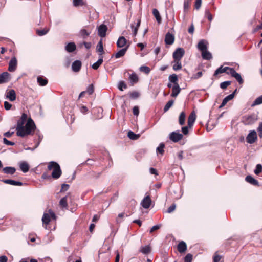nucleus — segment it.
I'll return each mask as SVG.
<instances>
[{
	"label": "nucleus",
	"mask_w": 262,
	"mask_h": 262,
	"mask_svg": "<svg viewBox=\"0 0 262 262\" xmlns=\"http://www.w3.org/2000/svg\"><path fill=\"white\" fill-rule=\"evenodd\" d=\"M56 216L55 213L53 211L52 209H49L48 212H45L43 213V215L42 217V222L43 225L45 224L46 225L49 224L51 219L56 220Z\"/></svg>",
	"instance_id": "obj_3"
},
{
	"label": "nucleus",
	"mask_w": 262,
	"mask_h": 262,
	"mask_svg": "<svg viewBox=\"0 0 262 262\" xmlns=\"http://www.w3.org/2000/svg\"><path fill=\"white\" fill-rule=\"evenodd\" d=\"M5 96L6 99H8L11 101H14L15 100L16 98L15 91L14 90L11 89L6 92Z\"/></svg>",
	"instance_id": "obj_12"
},
{
	"label": "nucleus",
	"mask_w": 262,
	"mask_h": 262,
	"mask_svg": "<svg viewBox=\"0 0 262 262\" xmlns=\"http://www.w3.org/2000/svg\"><path fill=\"white\" fill-rule=\"evenodd\" d=\"M235 72V70L233 68L228 67V69L226 73L228 75H230L232 77Z\"/></svg>",
	"instance_id": "obj_57"
},
{
	"label": "nucleus",
	"mask_w": 262,
	"mask_h": 262,
	"mask_svg": "<svg viewBox=\"0 0 262 262\" xmlns=\"http://www.w3.org/2000/svg\"><path fill=\"white\" fill-rule=\"evenodd\" d=\"M48 169L49 170L53 169L52 172L51 177L55 179H58L61 175L62 171L59 165L56 162L51 161L49 163Z\"/></svg>",
	"instance_id": "obj_2"
},
{
	"label": "nucleus",
	"mask_w": 262,
	"mask_h": 262,
	"mask_svg": "<svg viewBox=\"0 0 262 262\" xmlns=\"http://www.w3.org/2000/svg\"><path fill=\"white\" fill-rule=\"evenodd\" d=\"M193 256L191 254L188 253L187 254L185 257H184V262H192Z\"/></svg>",
	"instance_id": "obj_50"
},
{
	"label": "nucleus",
	"mask_w": 262,
	"mask_h": 262,
	"mask_svg": "<svg viewBox=\"0 0 262 262\" xmlns=\"http://www.w3.org/2000/svg\"><path fill=\"white\" fill-rule=\"evenodd\" d=\"M133 113L134 115L138 116L139 114V107L137 106H134L133 108Z\"/></svg>",
	"instance_id": "obj_64"
},
{
	"label": "nucleus",
	"mask_w": 262,
	"mask_h": 262,
	"mask_svg": "<svg viewBox=\"0 0 262 262\" xmlns=\"http://www.w3.org/2000/svg\"><path fill=\"white\" fill-rule=\"evenodd\" d=\"M208 42L205 39L201 40L198 43L197 48L201 52L207 50Z\"/></svg>",
	"instance_id": "obj_9"
},
{
	"label": "nucleus",
	"mask_w": 262,
	"mask_h": 262,
	"mask_svg": "<svg viewBox=\"0 0 262 262\" xmlns=\"http://www.w3.org/2000/svg\"><path fill=\"white\" fill-rule=\"evenodd\" d=\"M202 4V0H196L194 4V8L196 10H199Z\"/></svg>",
	"instance_id": "obj_54"
},
{
	"label": "nucleus",
	"mask_w": 262,
	"mask_h": 262,
	"mask_svg": "<svg viewBox=\"0 0 262 262\" xmlns=\"http://www.w3.org/2000/svg\"><path fill=\"white\" fill-rule=\"evenodd\" d=\"M107 30V28L106 25H101L98 28V35L101 37H105Z\"/></svg>",
	"instance_id": "obj_18"
},
{
	"label": "nucleus",
	"mask_w": 262,
	"mask_h": 262,
	"mask_svg": "<svg viewBox=\"0 0 262 262\" xmlns=\"http://www.w3.org/2000/svg\"><path fill=\"white\" fill-rule=\"evenodd\" d=\"M262 171V165L260 164H258L256 166V168L255 169L254 172V173L256 175L259 174Z\"/></svg>",
	"instance_id": "obj_48"
},
{
	"label": "nucleus",
	"mask_w": 262,
	"mask_h": 262,
	"mask_svg": "<svg viewBox=\"0 0 262 262\" xmlns=\"http://www.w3.org/2000/svg\"><path fill=\"white\" fill-rule=\"evenodd\" d=\"M236 92V90H235L232 94L226 96L223 100V101H222L221 105L219 106V108H222V107H224L229 101L232 100L234 98V95H235Z\"/></svg>",
	"instance_id": "obj_17"
},
{
	"label": "nucleus",
	"mask_w": 262,
	"mask_h": 262,
	"mask_svg": "<svg viewBox=\"0 0 262 262\" xmlns=\"http://www.w3.org/2000/svg\"><path fill=\"white\" fill-rule=\"evenodd\" d=\"M257 131L258 132V135L260 138H262V122H260L259 126L257 128Z\"/></svg>",
	"instance_id": "obj_59"
},
{
	"label": "nucleus",
	"mask_w": 262,
	"mask_h": 262,
	"mask_svg": "<svg viewBox=\"0 0 262 262\" xmlns=\"http://www.w3.org/2000/svg\"><path fill=\"white\" fill-rule=\"evenodd\" d=\"M19 167L24 173L28 172L29 169V166L27 162L25 161H23L19 164Z\"/></svg>",
	"instance_id": "obj_28"
},
{
	"label": "nucleus",
	"mask_w": 262,
	"mask_h": 262,
	"mask_svg": "<svg viewBox=\"0 0 262 262\" xmlns=\"http://www.w3.org/2000/svg\"><path fill=\"white\" fill-rule=\"evenodd\" d=\"M37 82L40 86H45L48 83V80L46 78H43L42 77L39 76L37 78Z\"/></svg>",
	"instance_id": "obj_38"
},
{
	"label": "nucleus",
	"mask_w": 262,
	"mask_h": 262,
	"mask_svg": "<svg viewBox=\"0 0 262 262\" xmlns=\"http://www.w3.org/2000/svg\"><path fill=\"white\" fill-rule=\"evenodd\" d=\"M164 147H165V145L164 144V143H161L159 144V146L156 149L157 151L159 152L161 155H163L164 152Z\"/></svg>",
	"instance_id": "obj_46"
},
{
	"label": "nucleus",
	"mask_w": 262,
	"mask_h": 262,
	"mask_svg": "<svg viewBox=\"0 0 262 262\" xmlns=\"http://www.w3.org/2000/svg\"><path fill=\"white\" fill-rule=\"evenodd\" d=\"M186 119V114L184 112H182L179 117V123L180 125H183L185 124Z\"/></svg>",
	"instance_id": "obj_33"
},
{
	"label": "nucleus",
	"mask_w": 262,
	"mask_h": 262,
	"mask_svg": "<svg viewBox=\"0 0 262 262\" xmlns=\"http://www.w3.org/2000/svg\"><path fill=\"white\" fill-rule=\"evenodd\" d=\"M173 63L172 68L174 71H178L181 69L182 64L181 60H174Z\"/></svg>",
	"instance_id": "obj_34"
},
{
	"label": "nucleus",
	"mask_w": 262,
	"mask_h": 262,
	"mask_svg": "<svg viewBox=\"0 0 262 262\" xmlns=\"http://www.w3.org/2000/svg\"><path fill=\"white\" fill-rule=\"evenodd\" d=\"M152 13L154 16L155 17L157 22L160 24L161 23V17L158 10L156 9H154L152 10Z\"/></svg>",
	"instance_id": "obj_36"
},
{
	"label": "nucleus",
	"mask_w": 262,
	"mask_h": 262,
	"mask_svg": "<svg viewBox=\"0 0 262 262\" xmlns=\"http://www.w3.org/2000/svg\"><path fill=\"white\" fill-rule=\"evenodd\" d=\"M126 39L124 37H119L117 41V46L118 48L124 47L126 44Z\"/></svg>",
	"instance_id": "obj_25"
},
{
	"label": "nucleus",
	"mask_w": 262,
	"mask_h": 262,
	"mask_svg": "<svg viewBox=\"0 0 262 262\" xmlns=\"http://www.w3.org/2000/svg\"><path fill=\"white\" fill-rule=\"evenodd\" d=\"M27 117V115L23 113L20 119L17 121L16 130L17 136L19 137H24L31 135L32 134V132H34L36 128L35 123L31 118L28 119L27 123L24 126Z\"/></svg>",
	"instance_id": "obj_1"
},
{
	"label": "nucleus",
	"mask_w": 262,
	"mask_h": 262,
	"mask_svg": "<svg viewBox=\"0 0 262 262\" xmlns=\"http://www.w3.org/2000/svg\"><path fill=\"white\" fill-rule=\"evenodd\" d=\"M232 77L236 79V80L238 82L239 84H242L243 83L244 80L242 78L241 75L238 73L235 72L233 75L232 76Z\"/></svg>",
	"instance_id": "obj_41"
},
{
	"label": "nucleus",
	"mask_w": 262,
	"mask_h": 262,
	"mask_svg": "<svg viewBox=\"0 0 262 262\" xmlns=\"http://www.w3.org/2000/svg\"><path fill=\"white\" fill-rule=\"evenodd\" d=\"M66 50L69 53H72L76 49V46L73 42L68 43L65 47Z\"/></svg>",
	"instance_id": "obj_20"
},
{
	"label": "nucleus",
	"mask_w": 262,
	"mask_h": 262,
	"mask_svg": "<svg viewBox=\"0 0 262 262\" xmlns=\"http://www.w3.org/2000/svg\"><path fill=\"white\" fill-rule=\"evenodd\" d=\"M126 88H127V85L124 82L121 81L119 82V85H118V89L120 91H123V89H126Z\"/></svg>",
	"instance_id": "obj_55"
},
{
	"label": "nucleus",
	"mask_w": 262,
	"mask_h": 262,
	"mask_svg": "<svg viewBox=\"0 0 262 262\" xmlns=\"http://www.w3.org/2000/svg\"><path fill=\"white\" fill-rule=\"evenodd\" d=\"M205 13V16L207 17L208 19L210 21H212L213 17H212V16L211 13L210 12L209 10H206Z\"/></svg>",
	"instance_id": "obj_52"
},
{
	"label": "nucleus",
	"mask_w": 262,
	"mask_h": 262,
	"mask_svg": "<svg viewBox=\"0 0 262 262\" xmlns=\"http://www.w3.org/2000/svg\"><path fill=\"white\" fill-rule=\"evenodd\" d=\"M164 41L166 45H171L174 41V36L170 33L168 32L165 35Z\"/></svg>",
	"instance_id": "obj_11"
},
{
	"label": "nucleus",
	"mask_w": 262,
	"mask_h": 262,
	"mask_svg": "<svg viewBox=\"0 0 262 262\" xmlns=\"http://www.w3.org/2000/svg\"><path fill=\"white\" fill-rule=\"evenodd\" d=\"M68 196L62 198L59 201L60 206L63 208H67L68 207Z\"/></svg>",
	"instance_id": "obj_35"
},
{
	"label": "nucleus",
	"mask_w": 262,
	"mask_h": 262,
	"mask_svg": "<svg viewBox=\"0 0 262 262\" xmlns=\"http://www.w3.org/2000/svg\"><path fill=\"white\" fill-rule=\"evenodd\" d=\"M3 182L6 184H10L14 186H22L23 183L19 181H16L11 179L3 180Z\"/></svg>",
	"instance_id": "obj_22"
},
{
	"label": "nucleus",
	"mask_w": 262,
	"mask_h": 262,
	"mask_svg": "<svg viewBox=\"0 0 262 262\" xmlns=\"http://www.w3.org/2000/svg\"><path fill=\"white\" fill-rule=\"evenodd\" d=\"M201 53L202 57L203 59L209 60L212 58L211 53L210 52H209L207 50L204 51Z\"/></svg>",
	"instance_id": "obj_27"
},
{
	"label": "nucleus",
	"mask_w": 262,
	"mask_h": 262,
	"mask_svg": "<svg viewBox=\"0 0 262 262\" xmlns=\"http://www.w3.org/2000/svg\"><path fill=\"white\" fill-rule=\"evenodd\" d=\"M196 120V114L194 111L192 112L189 115L188 119V125L191 128Z\"/></svg>",
	"instance_id": "obj_16"
},
{
	"label": "nucleus",
	"mask_w": 262,
	"mask_h": 262,
	"mask_svg": "<svg viewBox=\"0 0 262 262\" xmlns=\"http://www.w3.org/2000/svg\"><path fill=\"white\" fill-rule=\"evenodd\" d=\"M257 139V134L255 130L251 131L246 137V141L249 144L254 143Z\"/></svg>",
	"instance_id": "obj_7"
},
{
	"label": "nucleus",
	"mask_w": 262,
	"mask_h": 262,
	"mask_svg": "<svg viewBox=\"0 0 262 262\" xmlns=\"http://www.w3.org/2000/svg\"><path fill=\"white\" fill-rule=\"evenodd\" d=\"M73 5L75 7H78L79 6H82L83 5V0H73Z\"/></svg>",
	"instance_id": "obj_51"
},
{
	"label": "nucleus",
	"mask_w": 262,
	"mask_h": 262,
	"mask_svg": "<svg viewBox=\"0 0 262 262\" xmlns=\"http://www.w3.org/2000/svg\"><path fill=\"white\" fill-rule=\"evenodd\" d=\"M191 0H185L184 2V10L188 9L190 7Z\"/></svg>",
	"instance_id": "obj_58"
},
{
	"label": "nucleus",
	"mask_w": 262,
	"mask_h": 262,
	"mask_svg": "<svg viewBox=\"0 0 262 262\" xmlns=\"http://www.w3.org/2000/svg\"><path fill=\"white\" fill-rule=\"evenodd\" d=\"M181 91V88L178 84L174 85L172 89L171 96L173 97H177Z\"/></svg>",
	"instance_id": "obj_24"
},
{
	"label": "nucleus",
	"mask_w": 262,
	"mask_h": 262,
	"mask_svg": "<svg viewBox=\"0 0 262 262\" xmlns=\"http://www.w3.org/2000/svg\"><path fill=\"white\" fill-rule=\"evenodd\" d=\"M3 142L7 145L13 146L15 144L14 142L8 140L6 138H3Z\"/></svg>",
	"instance_id": "obj_56"
},
{
	"label": "nucleus",
	"mask_w": 262,
	"mask_h": 262,
	"mask_svg": "<svg viewBox=\"0 0 262 262\" xmlns=\"http://www.w3.org/2000/svg\"><path fill=\"white\" fill-rule=\"evenodd\" d=\"M69 185L67 184H63L61 186V189L60 190V192L65 191L69 189Z\"/></svg>",
	"instance_id": "obj_62"
},
{
	"label": "nucleus",
	"mask_w": 262,
	"mask_h": 262,
	"mask_svg": "<svg viewBox=\"0 0 262 262\" xmlns=\"http://www.w3.org/2000/svg\"><path fill=\"white\" fill-rule=\"evenodd\" d=\"M183 135L179 132H172L169 134V139L172 142L176 143L183 138Z\"/></svg>",
	"instance_id": "obj_4"
},
{
	"label": "nucleus",
	"mask_w": 262,
	"mask_h": 262,
	"mask_svg": "<svg viewBox=\"0 0 262 262\" xmlns=\"http://www.w3.org/2000/svg\"><path fill=\"white\" fill-rule=\"evenodd\" d=\"M128 46L120 50L118 52H117L115 54V57L116 58H119L120 57H122L124 56L127 50Z\"/></svg>",
	"instance_id": "obj_32"
},
{
	"label": "nucleus",
	"mask_w": 262,
	"mask_h": 262,
	"mask_svg": "<svg viewBox=\"0 0 262 262\" xmlns=\"http://www.w3.org/2000/svg\"><path fill=\"white\" fill-rule=\"evenodd\" d=\"M184 54V49L182 48H178L173 53L172 56L174 60H181Z\"/></svg>",
	"instance_id": "obj_5"
},
{
	"label": "nucleus",
	"mask_w": 262,
	"mask_h": 262,
	"mask_svg": "<svg viewBox=\"0 0 262 262\" xmlns=\"http://www.w3.org/2000/svg\"><path fill=\"white\" fill-rule=\"evenodd\" d=\"M257 118L255 115L245 116L243 118V122L246 125H250L254 123Z\"/></svg>",
	"instance_id": "obj_6"
},
{
	"label": "nucleus",
	"mask_w": 262,
	"mask_h": 262,
	"mask_svg": "<svg viewBox=\"0 0 262 262\" xmlns=\"http://www.w3.org/2000/svg\"><path fill=\"white\" fill-rule=\"evenodd\" d=\"M16 171L14 167H6L3 169V172L5 174H13Z\"/></svg>",
	"instance_id": "obj_26"
},
{
	"label": "nucleus",
	"mask_w": 262,
	"mask_h": 262,
	"mask_svg": "<svg viewBox=\"0 0 262 262\" xmlns=\"http://www.w3.org/2000/svg\"><path fill=\"white\" fill-rule=\"evenodd\" d=\"M127 136L131 140H137L139 138L140 135L136 134L132 131H129L127 133Z\"/></svg>",
	"instance_id": "obj_40"
},
{
	"label": "nucleus",
	"mask_w": 262,
	"mask_h": 262,
	"mask_svg": "<svg viewBox=\"0 0 262 262\" xmlns=\"http://www.w3.org/2000/svg\"><path fill=\"white\" fill-rule=\"evenodd\" d=\"M228 69V67H224L223 66H222L220 67L218 69H217L215 71L213 75L214 76H216V75H217L219 74H222V73H226V72H227Z\"/></svg>",
	"instance_id": "obj_29"
},
{
	"label": "nucleus",
	"mask_w": 262,
	"mask_h": 262,
	"mask_svg": "<svg viewBox=\"0 0 262 262\" xmlns=\"http://www.w3.org/2000/svg\"><path fill=\"white\" fill-rule=\"evenodd\" d=\"M245 180L248 183H250L251 185H253L254 186H258L259 183L257 180L255 179L253 177H252L251 176H247L245 178Z\"/></svg>",
	"instance_id": "obj_21"
},
{
	"label": "nucleus",
	"mask_w": 262,
	"mask_h": 262,
	"mask_svg": "<svg viewBox=\"0 0 262 262\" xmlns=\"http://www.w3.org/2000/svg\"><path fill=\"white\" fill-rule=\"evenodd\" d=\"M173 103L174 101L172 100L168 101L164 107V111L167 112L172 106Z\"/></svg>",
	"instance_id": "obj_44"
},
{
	"label": "nucleus",
	"mask_w": 262,
	"mask_h": 262,
	"mask_svg": "<svg viewBox=\"0 0 262 262\" xmlns=\"http://www.w3.org/2000/svg\"><path fill=\"white\" fill-rule=\"evenodd\" d=\"M102 56H100V58L98 60V61L93 64V65L92 66V68L94 70H97L99 68L100 66L102 63Z\"/></svg>",
	"instance_id": "obj_37"
},
{
	"label": "nucleus",
	"mask_w": 262,
	"mask_h": 262,
	"mask_svg": "<svg viewBox=\"0 0 262 262\" xmlns=\"http://www.w3.org/2000/svg\"><path fill=\"white\" fill-rule=\"evenodd\" d=\"M190 128L188 125L182 127V132L184 135H186L189 133L188 128Z\"/></svg>",
	"instance_id": "obj_61"
},
{
	"label": "nucleus",
	"mask_w": 262,
	"mask_h": 262,
	"mask_svg": "<svg viewBox=\"0 0 262 262\" xmlns=\"http://www.w3.org/2000/svg\"><path fill=\"white\" fill-rule=\"evenodd\" d=\"M92 33V31L89 29L82 28L79 32V36L83 39H86Z\"/></svg>",
	"instance_id": "obj_10"
},
{
	"label": "nucleus",
	"mask_w": 262,
	"mask_h": 262,
	"mask_svg": "<svg viewBox=\"0 0 262 262\" xmlns=\"http://www.w3.org/2000/svg\"><path fill=\"white\" fill-rule=\"evenodd\" d=\"M96 50L97 52H100V56H102V54L103 53V47L102 40H100L97 44L96 47Z\"/></svg>",
	"instance_id": "obj_39"
},
{
	"label": "nucleus",
	"mask_w": 262,
	"mask_h": 262,
	"mask_svg": "<svg viewBox=\"0 0 262 262\" xmlns=\"http://www.w3.org/2000/svg\"><path fill=\"white\" fill-rule=\"evenodd\" d=\"M86 92L89 95H91L94 92V87L93 84H90L87 88Z\"/></svg>",
	"instance_id": "obj_60"
},
{
	"label": "nucleus",
	"mask_w": 262,
	"mask_h": 262,
	"mask_svg": "<svg viewBox=\"0 0 262 262\" xmlns=\"http://www.w3.org/2000/svg\"><path fill=\"white\" fill-rule=\"evenodd\" d=\"M140 71L141 72H144L145 74H148L150 71V69L147 66H142L140 67Z\"/></svg>",
	"instance_id": "obj_47"
},
{
	"label": "nucleus",
	"mask_w": 262,
	"mask_h": 262,
	"mask_svg": "<svg viewBox=\"0 0 262 262\" xmlns=\"http://www.w3.org/2000/svg\"><path fill=\"white\" fill-rule=\"evenodd\" d=\"M140 23H141V20L138 19L136 24L135 23H134V24H131V28L132 29L134 36L136 35L138 28L140 25Z\"/></svg>",
	"instance_id": "obj_23"
},
{
	"label": "nucleus",
	"mask_w": 262,
	"mask_h": 262,
	"mask_svg": "<svg viewBox=\"0 0 262 262\" xmlns=\"http://www.w3.org/2000/svg\"><path fill=\"white\" fill-rule=\"evenodd\" d=\"M262 104V95L257 97L253 102L252 106Z\"/></svg>",
	"instance_id": "obj_45"
},
{
	"label": "nucleus",
	"mask_w": 262,
	"mask_h": 262,
	"mask_svg": "<svg viewBox=\"0 0 262 262\" xmlns=\"http://www.w3.org/2000/svg\"><path fill=\"white\" fill-rule=\"evenodd\" d=\"M176 208V205L175 204H172L171 206H170L167 210V212L168 213H170L172 212Z\"/></svg>",
	"instance_id": "obj_53"
},
{
	"label": "nucleus",
	"mask_w": 262,
	"mask_h": 262,
	"mask_svg": "<svg viewBox=\"0 0 262 262\" xmlns=\"http://www.w3.org/2000/svg\"><path fill=\"white\" fill-rule=\"evenodd\" d=\"M12 107V104L7 101L4 102V108L6 110H9Z\"/></svg>",
	"instance_id": "obj_63"
},
{
	"label": "nucleus",
	"mask_w": 262,
	"mask_h": 262,
	"mask_svg": "<svg viewBox=\"0 0 262 262\" xmlns=\"http://www.w3.org/2000/svg\"><path fill=\"white\" fill-rule=\"evenodd\" d=\"M169 80L171 82L174 83V85H176V84H178L177 83V81L178 80V76L175 74L170 75L169 77Z\"/></svg>",
	"instance_id": "obj_42"
},
{
	"label": "nucleus",
	"mask_w": 262,
	"mask_h": 262,
	"mask_svg": "<svg viewBox=\"0 0 262 262\" xmlns=\"http://www.w3.org/2000/svg\"><path fill=\"white\" fill-rule=\"evenodd\" d=\"M139 251L143 254H148L151 252V248L149 246H141Z\"/></svg>",
	"instance_id": "obj_30"
},
{
	"label": "nucleus",
	"mask_w": 262,
	"mask_h": 262,
	"mask_svg": "<svg viewBox=\"0 0 262 262\" xmlns=\"http://www.w3.org/2000/svg\"><path fill=\"white\" fill-rule=\"evenodd\" d=\"M230 84H231L230 81H226L221 83L220 88L222 89H225Z\"/></svg>",
	"instance_id": "obj_49"
},
{
	"label": "nucleus",
	"mask_w": 262,
	"mask_h": 262,
	"mask_svg": "<svg viewBox=\"0 0 262 262\" xmlns=\"http://www.w3.org/2000/svg\"><path fill=\"white\" fill-rule=\"evenodd\" d=\"M49 31V29L48 28H45L42 30H37L36 33L38 36H43L46 35Z\"/></svg>",
	"instance_id": "obj_43"
},
{
	"label": "nucleus",
	"mask_w": 262,
	"mask_h": 262,
	"mask_svg": "<svg viewBox=\"0 0 262 262\" xmlns=\"http://www.w3.org/2000/svg\"><path fill=\"white\" fill-rule=\"evenodd\" d=\"M81 62L79 60L74 61L72 64V70L74 72H78L81 68Z\"/></svg>",
	"instance_id": "obj_14"
},
{
	"label": "nucleus",
	"mask_w": 262,
	"mask_h": 262,
	"mask_svg": "<svg viewBox=\"0 0 262 262\" xmlns=\"http://www.w3.org/2000/svg\"><path fill=\"white\" fill-rule=\"evenodd\" d=\"M178 251L180 253H184L187 250V245L184 241H181L177 246Z\"/></svg>",
	"instance_id": "obj_19"
},
{
	"label": "nucleus",
	"mask_w": 262,
	"mask_h": 262,
	"mask_svg": "<svg viewBox=\"0 0 262 262\" xmlns=\"http://www.w3.org/2000/svg\"><path fill=\"white\" fill-rule=\"evenodd\" d=\"M10 80V74L7 72H4L0 75V84L6 83Z\"/></svg>",
	"instance_id": "obj_15"
},
{
	"label": "nucleus",
	"mask_w": 262,
	"mask_h": 262,
	"mask_svg": "<svg viewBox=\"0 0 262 262\" xmlns=\"http://www.w3.org/2000/svg\"><path fill=\"white\" fill-rule=\"evenodd\" d=\"M17 64V59L15 57H12L9 63L8 70L10 72H14L16 69Z\"/></svg>",
	"instance_id": "obj_8"
},
{
	"label": "nucleus",
	"mask_w": 262,
	"mask_h": 262,
	"mask_svg": "<svg viewBox=\"0 0 262 262\" xmlns=\"http://www.w3.org/2000/svg\"><path fill=\"white\" fill-rule=\"evenodd\" d=\"M151 203V200L149 195L146 196L142 201L141 204L144 208H149Z\"/></svg>",
	"instance_id": "obj_13"
},
{
	"label": "nucleus",
	"mask_w": 262,
	"mask_h": 262,
	"mask_svg": "<svg viewBox=\"0 0 262 262\" xmlns=\"http://www.w3.org/2000/svg\"><path fill=\"white\" fill-rule=\"evenodd\" d=\"M129 80L132 84L137 83L138 81V77L135 73L129 74Z\"/></svg>",
	"instance_id": "obj_31"
}]
</instances>
